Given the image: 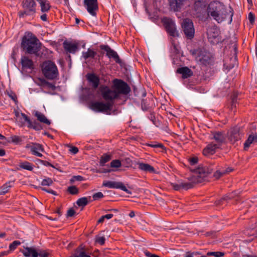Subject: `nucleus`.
Returning <instances> with one entry per match:
<instances>
[{"instance_id":"nucleus-49","label":"nucleus","mask_w":257,"mask_h":257,"mask_svg":"<svg viewBox=\"0 0 257 257\" xmlns=\"http://www.w3.org/2000/svg\"><path fill=\"white\" fill-rule=\"evenodd\" d=\"M121 162L119 160H114L110 163V167L112 168H118L121 167Z\"/></svg>"},{"instance_id":"nucleus-41","label":"nucleus","mask_w":257,"mask_h":257,"mask_svg":"<svg viewBox=\"0 0 257 257\" xmlns=\"http://www.w3.org/2000/svg\"><path fill=\"white\" fill-rule=\"evenodd\" d=\"M11 182H8L5 184L1 188V193L2 194H6L7 193L10 189V188L12 187Z\"/></svg>"},{"instance_id":"nucleus-64","label":"nucleus","mask_w":257,"mask_h":257,"mask_svg":"<svg viewBox=\"0 0 257 257\" xmlns=\"http://www.w3.org/2000/svg\"><path fill=\"white\" fill-rule=\"evenodd\" d=\"M145 254L147 257H160L159 255L155 254H152L148 251H145L144 252Z\"/></svg>"},{"instance_id":"nucleus-1","label":"nucleus","mask_w":257,"mask_h":257,"mask_svg":"<svg viewBox=\"0 0 257 257\" xmlns=\"http://www.w3.org/2000/svg\"><path fill=\"white\" fill-rule=\"evenodd\" d=\"M190 171L192 173V175L187 178V181L180 180L177 183H171V186L175 190H187L191 189L196 184L201 183L207 177V169L202 166H200L197 169L191 168Z\"/></svg>"},{"instance_id":"nucleus-8","label":"nucleus","mask_w":257,"mask_h":257,"mask_svg":"<svg viewBox=\"0 0 257 257\" xmlns=\"http://www.w3.org/2000/svg\"><path fill=\"white\" fill-rule=\"evenodd\" d=\"M113 88L119 94L126 95L131 91V88L126 82L124 81L118 79H114L113 81Z\"/></svg>"},{"instance_id":"nucleus-55","label":"nucleus","mask_w":257,"mask_h":257,"mask_svg":"<svg viewBox=\"0 0 257 257\" xmlns=\"http://www.w3.org/2000/svg\"><path fill=\"white\" fill-rule=\"evenodd\" d=\"M103 197V194L102 193L100 192H97L96 193H94L93 196V199L94 200H97L100 198H101Z\"/></svg>"},{"instance_id":"nucleus-34","label":"nucleus","mask_w":257,"mask_h":257,"mask_svg":"<svg viewBox=\"0 0 257 257\" xmlns=\"http://www.w3.org/2000/svg\"><path fill=\"white\" fill-rule=\"evenodd\" d=\"M188 161H189V163L190 165L191 166V167H189V169L190 170L191 168H192V169H194V168H193V166H194L195 165L197 164V163L198 162V158L197 157H193L189 158L188 159ZM200 166H202L203 167L206 168L207 169V172H208L207 175H208V173H209L208 168L207 167H206V166H204L203 165H199L198 166V167H197V168ZM196 169H197V168Z\"/></svg>"},{"instance_id":"nucleus-5","label":"nucleus","mask_w":257,"mask_h":257,"mask_svg":"<svg viewBox=\"0 0 257 257\" xmlns=\"http://www.w3.org/2000/svg\"><path fill=\"white\" fill-rule=\"evenodd\" d=\"M42 70L44 76L48 79H54L58 75V71L56 65L51 61H46L43 63Z\"/></svg>"},{"instance_id":"nucleus-30","label":"nucleus","mask_w":257,"mask_h":257,"mask_svg":"<svg viewBox=\"0 0 257 257\" xmlns=\"http://www.w3.org/2000/svg\"><path fill=\"white\" fill-rule=\"evenodd\" d=\"M87 79L92 84L94 89L97 88L99 84V78L94 74H89L87 76Z\"/></svg>"},{"instance_id":"nucleus-27","label":"nucleus","mask_w":257,"mask_h":257,"mask_svg":"<svg viewBox=\"0 0 257 257\" xmlns=\"http://www.w3.org/2000/svg\"><path fill=\"white\" fill-rule=\"evenodd\" d=\"M137 165L138 166L139 169L142 171L152 173H156L155 168L148 164L138 162Z\"/></svg>"},{"instance_id":"nucleus-33","label":"nucleus","mask_w":257,"mask_h":257,"mask_svg":"<svg viewBox=\"0 0 257 257\" xmlns=\"http://www.w3.org/2000/svg\"><path fill=\"white\" fill-rule=\"evenodd\" d=\"M96 55V53L93 50L89 48L86 52H82V57L85 60H87L89 58H94Z\"/></svg>"},{"instance_id":"nucleus-24","label":"nucleus","mask_w":257,"mask_h":257,"mask_svg":"<svg viewBox=\"0 0 257 257\" xmlns=\"http://www.w3.org/2000/svg\"><path fill=\"white\" fill-rule=\"evenodd\" d=\"M185 0H169L171 9L175 12L179 11L183 6Z\"/></svg>"},{"instance_id":"nucleus-19","label":"nucleus","mask_w":257,"mask_h":257,"mask_svg":"<svg viewBox=\"0 0 257 257\" xmlns=\"http://www.w3.org/2000/svg\"><path fill=\"white\" fill-rule=\"evenodd\" d=\"M220 31L217 27H214L210 31V39H212L210 42L212 44H217L221 41V38L220 36Z\"/></svg>"},{"instance_id":"nucleus-2","label":"nucleus","mask_w":257,"mask_h":257,"mask_svg":"<svg viewBox=\"0 0 257 257\" xmlns=\"http://www.w3.org/2000/svg\"><path fill=\"white\" fill-rule=\"evenodd\" d=\"M210 15L218 23H221L229 17L230 22L232 21L233 15V9L229 7V12L226 10L223 3L215 1L210 3Z\"/></svg>"},{"instance_id":"nucleus-35","label":"nucleus","mask_w":257,"mask_h":257,"mask_svg":"<svg viewBox=\"0 0 257 257\" xmlns=\"http://www.w3.org/2000/svg\"><path fill=\"white\" fill-rule=\"evenodd\" d=\"M238 193L236 191H233L230 193H228L221 198V201H225L227 202L228 200L232 199L238 196Z\"/></svg>"},{"instance_id":"nucleus-26","label":"nucleus","mask_w":257,"mask_h":257,"mask_svg":"<svg viewBox=\"0 0 257 257\" xmlns=\"http://www.w3.org/2000/svg\"><path fill=\"white\" fill-rule=\"evenodd\" d=\"M21 63L22 68L24 69H31L33 68V62L29 59L27 56H23L21 59Z\"/></svg>"},{"instance_id":"nucleus-16","label":"nucleus","mask_w":257,"mask_h":257,"mask_svg":"<svg viewBox=\"0 0 257 257\" xmlns=\"http://www.w3.org/2000/svg\"><path fill=\"white\" fill-rule=\"evenodd\" d=\"M100 48L101 50H104L106 52V55L109 58H113L115 62L118 64L121 63V61L116 52L111 49L109 46L101 45L100 46Z\"/></svg>"},{"instance_id":"nucleus-31","label":"nucleus","mask_w":257,"mask_h":257,"mask_svg":"<svg viewBox=\"0 0 257 257\" xmlns=\"http://www.w3.org/2000/svg\"><path fill=\"white\" fill-rule=\"evenodd\" d=\"M39 4L41 11L43 13L48 12L51 8L50 2L48 0H36Z\"/></svg>"},{"instance_id":"nucleus-61","label":"nucleus","mask_w":257,"mask_h":257,"mask_svg":"<svg viewBox=\"0 0 257 257\" xmlns=\"http://www.w3.org/2000/svg\"><path fill=\"white\" fill-rule=\"evenodd\" d=\"M21 115L24 119L25 121L28 122V125L31 124L32 121L30 120V119L28 117L27 115L22 112L21 113Z\"/></svg>"},{"instance_id":"nucleus-40","label":"nucleus","mask_w":257,"mask_h":257,"mask_svg":"<svg viewBox=\"0 0 257 257\" xmlns=\"http://www.w3.org/2000/svg\"><path fill=\"white\" fill-rule=\"evenodd\" d=\"M88 203L87 197H84L78 199L76 202L77 204L79 206L84 207Z\"/></svg>"},{"instance_id":"nucleus-36","label":"nucleus","mask_w":257,"mask_h":257,"mask_svg":"<svg viewBox=\"0 0 257 257\" xmlns=\"http://www.w3.org/2000/svg\"><path fill=\"white\" fill-rule=\"evenodd\" d=\"M19 166L23 169L28 171H32L34 166L28 162H21L19 164Z\"/></svg>"},{"instance_id":"nucleus-60","label":"nucleus","mask_w":257,"mask_h":257,"mask_svg":"<svg viewBox=\"0 0 257 257\" xmlns=\"http://www.w3.org/2000/svg\"><path fill=\"white\" fill-rule=\"evenodd\" d=\"M75 213V210L72 208H70L67 211V217H72L74 215Z\"/></svg>"},{"instance_id":"nucleus-15","label":"nucleus","mask_w":257,"mask_h":257,"mask_svg":"<svg viewBox=\"0 0 257 257\" xmlns=\"http://www.w3.org/2000/svg\"><path fill=\"white\" fill-rule=\"evenodd\" d=\"M84 6L87 12L92 16H96L98 9L97 0H84Z\"/></svg>"},{"instance_id":"nucleus-4","label":"nucleus","mask_w":257,"mask_h":257,"mask_svg":"<svg viewBox=\"0 0 257 257\" xmlns=\"http://www.w3.org/2000/svg\"><path fill=\"white\" fill-rule=\"evenodd\" d=\"M225 53L227 55L230 54L229 56H226L224 58L225 64L233 67L237 61V48L235 39L226 47Z\"/></svg>"},{"instance_id":"nucleus-25","label":"nucleus","mask_w":257,"mask_h":257,"mask_svg":"<svg viewBox=\"0 0 257 257\" xmlns=\"http://www.w3.org/2000/svg\"><path fill=\"white\" fill-rule=\"evenodd\" d=\"M26 148L30 149L31 153L33 155L35 154V152L39 151H44V149L42 145L38 143H32L30 144H28L26 146Z\"/></svg>"},{"instance_id":"nucleus-20","label":"nucleus","mask_w":257,"mask_h":257,"mask_svg":"<svg viewBox=\"0 0 257 257\" xmlns=\"http://www.w3.org/2000/svg\"><path fill=\"white\" fill-rule=\"evenodd\" d=\"M228 139L232 142H235L241 139L240 128L238 127H233L228 133Z\"/></svg>"},{"instance_id":"nucleus-7","label":"nucleus","mask_w":257,"mask_h":257,"mask_svg":"<svg viewBox=\"0 0 257 257\" xmlns=\"http://www.w3.org/2000/svg\"><path fill=\"white\" fill-rule=\"evenodd\" d=\"M23 11L19 12L20 18L25 16H33L36 13V4L34 0H23L22 2Z\"/></svg>"},{"instance_id":"nucleus-45","label":"nucleus","mask_w":257,"mask_h":257,"mask_svg":"<svg viewBox=\"0 0 257 257\" xmlns=\"http://www.w3.org/2000/svg\"><path fill=\"white\" fill-rule=\"evenodd\" d=\"M105 238L104 236H100L99 235H96L95 238V241L96 243H98L100 245H103L105 243Z\"/></svg>"},{"instance_id":"nucleus-13","label":"nucleus","mask_w":257,"mask_h":257,"mask_svg":"<svg viewBox=\"0 0 257 257\" xmlns=\"http://www.w3.org/2000/svg\"><path fill=\"white\" fill-rule=\"evenodd\" d=\"M113 103L112 102H94L91 104V109L96 112H106L110 111L112 108Z\"/></svg>"},{"instance_id":"nucleus-18","label":"nucleus","mask_w":257,"mask_h":257,"mask_svg":"<svg viewBox=\"0 0 257 257\" xmlns=\"http://www.w3.org/2000/svg\"><path fill=\"white\" fill-rule=\"evenodd\" d=\"M36 84L40 86L42 88V92H46L44 89H51L55 90L56 87L54 84L49 82L46 81L44 78H39L35 81Z\"/></svg>"},{"instance_id":"nucleus-48","label":"nucleus","mask_w":257,"mask_h":257,"mask_svg":"<svg viewBox=\"0 0 257 257\" xmlns=\"http://www.w3.org/2000/svg\"><path fill=\"white\" fill-rule=\"evenodd\" d=\"M228 172V171H225L223 172H220L219 171H217L214 173V174L213 175V178H214V180H217V179H219L221 176H222L223 175L225 174Z\"/></svg>"},{"instance_id":"nucleus-32","label":"nucleus","mask_w":257,"mask_h":257,"mask_svg":"<svg viewBox=\"0 0 257 257\" xmlns=\"http://www.w3.org/2000/svg\"><path fill=\"white\" fill-rule=\"evenodd\" d=\"M257 142V135H250L244 144V149L246 150L253 142Z\"/></svg>"},{"instance_id":"nucleus-6","label":"nucleus","mask_w":257,"mask_h":257,"mask_svg":"<svg viewBox=\"0 0 257 257\" xmlns=\"http://www.w3.org/2000/svg\"><path fill=\"white\" fill-rule=\"evenodd\" d=\"M191 54L195 57L200 64L207 66L209 65V52L204 48L191 50Z\"/></svg>"},{"instance_id":"nucleus-58","label":"nucleus","mask_w":257,"mask_h":257,"mask_svg":"<svg viewBox=\"0 0 257 257\" xmlns=\"http://www.w3.org/2000/svg\"><path fill=\"white\" fill-rule=\"evenodd\" d=\"M36 161H40L41 164H42L43 165H44L45 166H47V167L48 166H50V167H52L53 168H54V167L50 163H49L48 161L41 160L39 159H37L36 160Z\"/></svg>"},{"instance_id":"nucleus-29","label":"nucleus","mask_w":257,"mask_h":257,"mask_svg":"<svg viewBox=\"0 0 257 257\" xmlns=\"http://www.w3.org/2000/svg\"><path fill=\"white\" fill-rule=\"evenodd\" d=\"M33 114L34 116L37 117V119L39 121L47 125H50L51 124L50 120H49L45 115L41 112L35 110L34 111Z\"/></svg>"},{"instance_id":"nucleus-44","label":"nucleus","mask_w":257,"mask_h":257,"mask_svg":"<svg viewBox=\"0 0 257 257\" xmlns=\"http://www.w3.org/2000/svg\"><path fill=\"white\" fill-rule=\"evenodd\" d=\"M21 242L19 240H15L12 243H11L9 245L10 251L14 250L17 247L21 244Z\"/></svg>"},{"instance_id":"nucleus-38","label":"nucleus","mask_w":257,"mask_h":257,"mask_svg":"<svg viewBox=\"0 0 257 257\" xmlns=\"http://www.w3.org/2000/svg\"><path fill=\"white\" fill-rule=\"evenodd\" d=\"M28 127L32 128L35 130V131H40L42 130L43 127L42 125L38 122H37L36 120L34 121H31V124H29L28 125Z\"/></svg>"},{"instance_id":"nucleus-22","label":"nucleus","mask_w":257,"mask_h":257,"mask_svg":"<svg viewBox=\"0 0 257 257\" xmlns=\"http://www.w3.org/2000/svg\"><path fill=\"white\" fill-rule=\"evenodd\" d=\"M63 46L68 53L75 54L78 50L77 44L66 41L63 42Z\"/></svg>"},{"instance_id":"nucleus-54","label":"nucleus","mask_w":257,"mask_h":257,"mask_svg":"<svg viewBox=\"0 0 257 257\" xmlns=\"http://www.w3.org/2000/svg\"><path fill=\"white\" fill-rule=\"evenodd\" d=\"M224 255L223 252L221 251H212L210 252V255L214 256V257H221Z\"/></svg>"},{"instance_id":"nucleus-50","label":"nucleus","mask_w":257,"mask_h":257,"mask_svg":"<svg viewBox=\"0 0 257 257\" xmlns=\"http://www.w3.org/2000/svg\"><path fill=\"white\" fill-rule=\"evenodd\" d=\"M142 108L144 111L147 110L149 107V104L148 102V99H143L141 102Z\"/></svg>"},{"instance_id":"nucleus-62","label":"nucleus","mask_w":257,"mask_h":257,"mask_svg":"<svg viewBox=\"0 0 257 257\" xmlns=\"http://www.w3.org/2000/svg\"><path fill=\"white\" fill-rule=\"evenodd\" d=\"M203 154L204 156L208 157L209 156V144L207 145L203 150Z\"/></svg>"},{"instance_id":"nucleus-17","label":"nucleus","mask_w":257,"mask_h":257,"mask_svg":"<svg viewBox=\"0 0 257 257\" xmlns=\"http://www.w3.org/2000/svg\"><path fill=\"white\" fill-rule=\"evenodd\" d=\"M36 84L40 86L42 88V92H46L44 89H51L55 90L56 87L54 84L49 82L46 81L44 78H39L35 81Z\"/></svg>"},{"instance_id":"nucleus-59","label":"nucleus","mask_w":257,"mask_h":257,"mask_svg":"<svg viewBox=\"0 0 257 257\" xmlns=\"http://www.w3.org/2000/svg\"><path fill=\"white\" fill-rule=\"evenodd\" d=\"M12 141L13 143L18 144L22 141V139L20 137L18 136H14L12 137Z\"/></svg>"},{"instance_id":"nucleus-57","label":"nucleus","mask_w":257,"mask_h":257,"mask_svg":"<svg viewBox=\"0 0 257 257\" xmlns=\"http://www.w3.org/2000/svg\"><path fill=\"white\" fill-rule=\"evenodd\" d=\"M38 254L39 257H48L49 253L45 250H38Z\"/></svg>"},{"instance_id":"nucleus-9","label":"nucleus","mask_w":257,"mask_h":257,"mask_svg":"<svg viewBox=\"0 0 257 257\" xmlns=\"http://www.w3.org/2000/svg\"><path fill=\"white\" fill-rule=\"evenodd\" d=\"M101 95L103 99L107 102H112L117 98L118 93L115 90H112L106 86H101L99 88Z\"/></svg>"},{"instance_id":"nucleus-53","label":"nucleus","mask_w":257,"mask_h":257,"mask_svg":"<svg viewBox=\"0 0 257 257\" xmlns=\"http://www.w3.org/2000/svg\"><path fill=\"white\" fill-rule=\"evenodd\" d=\"M84 180L83 177L80 176V175H77V176H74L72 177V178L70 179V182L71 183H73L74 182L77 181H82Z\"/></svg>"},{"instance_id":"nucleus-12","label":"nucleus","mask_w":257,"mask_h":257,"mask_svg":"<svg viewBox=\"0 0 257 257\" xmlns=\"http://www.w3.org/2000/svg\"><path fill=\"white\" fill-rule=\"evenodd\" d=\"M213 135L212 139L214 140L216 144L212 145L213 142L210 144V154H213L215 152V150L218 148L219 146L222 144L225 139V134L222 132H212Z\"/></svg>"},{"instance_id":"nucleus-63","label":"nucleus","mask_w":257,"mask_h":257,"mask_svg":"<svg viewBox=\"0 0 257 257\" xmlns=\"http://www.w3.org/2000/svg\"><path fill=\"white\" fill-rule=\"evenodd\" d=\"M248 20H249L250 23L251 24H253V23L254 22L255 17H254V15L251 12L249 13L248 14Z\"/></svg>"},{"instance_id":"nucleus-14","label":"nucleus","mask_w":257,"mask_h":257,"mask_svg":"<svg viewBox=\"0 0 257 257\" xmlns=\"http://www.w3.org/2000/svg\"><path fill=\"white\" fill-rule=\"evenodd\" d=\"M102 186L107 187L110 189H119L127 194H132L131 191L128 190L124 185L121 182L103 181Z\"/></svg>"},{"instance_id":"nucleus-46","label":"nucleus","mask_w":257,"mask_h":257,"mask_svg":"<svg viewBox=\"0 0 257 257\" xmlns=\"http://www.w3.org/2000/svg\"><path fill=\"white\" fill-rule=\"evenodd\" d=\"M52 184H53V181L50 178H46L43 179L41 183V184L42 186H51Z\"/></svg>"},{"instance_id":"nucleus-10","label":"nucleus","mask_w":257,"mask_h":257,"mask_svg":"<svg viewBox=\"0 0 257 257\" xmlns=\"http://www.w3.org/2000/svg\"><path fill=\"white\" fill-rule=\"evenodd\" d=\"M162 22L165 27L166 31L170 36L174 38L179 36V33L176 30L175 23L172 19L164 17L162 19Z\"/></svg>"},{"instance_id":"nucleus-3","label":"nucleus","mask_w":257,"mask_h":257,"mask_svg":"<svg viewBox=\"0 0 257 257\" xmlns=\"http://www.w3.org/2000/svg\"><path fill=\"white\" fill-rule=\"evenodd\" d=\"M41 47V44L39 40L31 32H27L23 37L21 48L26 54L39 56Z\"/></svg>"},{"instance_id":"nucleus-51","label":"nucleus","mask_w":257,"mask_h":257,"mask_svg":"<svg viewBox=\"0 0 257 257\" xmlns=\"http://www.w3.org/2000/svg\"><path fill=\"white\" fill-rule=\"evenodd\" d=\"M112 214H107L106 215L102 216L97 221L98 223H102L103 222L104 219H109L113 217Z\"/></svg>"},{"instance_id":"nucleus-11","label":"nucleus","mask_w":257,"mask_h":257,"mask_svg":"<svg viewBox=\"0 0 257 257\" xmlns=\"http://www.w3.org/2000/svg\"><path fill=\"white\" fill-rule=\"evenodd\" d=\"M182 27L183 32L188 39L191 40L194 36L195 29L192 21L189 19L183 20Z\"/></svg>"},{"instance_id":"nucleus-37","label":"nucleus","mask_w":257,"mask_h":257,"mask_svg":"<svg viewBox=\"0 0 257 257\" xmlns=\"http://www.w3.org/2000/svg\"><path fill=\"white\" fill-rule=\"evenodd\" d=\"M75 251L78 254L79 257H91L89 255L86 254L85 249L82 245L77 248Z\"/></svg>"},{"instance_id":"nucleus-39","label":"nucleus","mask_w":257,"mask_h":257,"mask_svg":"<svg viewBox=\"0 0 257 257\" xmlns=\"http://www.w3.org/2000/svg\"><path fill=\"white\" fill-rule=\"evenodd\" d=\"M110 160V156L107 154H104L100 158L99 165L101 166H104L105 164Z\"/></svg>"},{"instance_id":"nucleus-43","label":"nucleus","mask_w":257,"mask_h":257,"mask_svg":"<svg viewBox=\"0 0 257 257\" xmlns=\"http://www.w3.org/2000/svg\"><path fill=\"white\" fill-rule=\"evenodd\" d=\"M68 192L72 195H76L78 193V189L75 186H69L67 189Z\"/></svg>"},{"instance_id":"nucleus-23","label":"nucleus","mask_w":257,"mask_h":257,"mask_svg":"<svg viewBox=\"0 0 257 257\" xmlns=\"http://www.w3.org/2000/svg\"><path fill=\"white\" fill-rule=\"evenodd\" d=\"M24 249H21L20 252L25 257H38V251L34 247L24 246Z\"/></svg>"},{"instance_id":"nucleus-28","label":"nucleus","mask_w":257,"mask_h":257,"mask_svg":"<svg viewBox=\"0 0 257 257\" xmlns=\"http://www.w3.org/2000/svg\"><path fill=\"white\" fill-rule=\"evenodd\" d=\"M177 72L182 75V78H187L193 75V72L187 67L179 68L177 70Z\"/></svg>"},{"instance_id":"nucleus-21","label":"nucleus","mask_w":257,"mask_h":257,"mask_svg":"<svg viewBox=\"0 0 257 257\" xmlns=\"http://www.w3.org/2000/svg\"><path fill=\"white\" fill-rule=\"evenodd\" d=\"M194 7L195 11L200 13L203 12L206 8V13L209 16V5H206V0H195Z\"/></svg>"},{"instance_id":"nucleus-56","label":"nucleus","mask_w":257,"mask_h":257,"mask_svg":"<svg viewBox=\"0 0 257 257\" xmlns=\"http://www.w3.org/2000/svg\"><path fill=\"white\" fill-rule=\"evenodd\" d=\"M209 60H210V69L211 68V67L210 66L211 64L213 66L212 68H214L213 66L215 64H217L218 63V62H217V61H216V59L212 55L210 56Z\"/></svg>"},{"instance_id":"nucleus-42","label":"nucleus","mask_w":257,"mask_h":257,"mask_svg":"<svg viewBox=\"0 0 257 257\" xmlns=\"http://www.w3.org/2000/svg\"><path fill=\"white\" fill-rule=\"evenodd\" d=\"M172 43V51H173L174 53L176 54H179L180 53V47L179 46L175 43V42L173 40H171Z\"/></svg>"},{"instance_id":"nucleus-52","label":"nucleus","mask_w":257,"mask_h":257,"mask_svg":"<svg viewBox=\"0 0 257 257\" xmlns=\"http://www.w3.org/2000/svg\"><path fill=\"white\" fill-rule=\"evenodd\" d=\"M147 146L151 147L152 148H162L163 149L164 148V146L162 144L160 143H151L150 144H147Z\"/></svg>"},{"instance_id":"nucleus-47","label":"nucleus","mask_w":257,"mask_h":257,"mask_svg":"<svg viewBox=\"0 0 257 257\" xmlns=\"http://www.w3.org/2000/svg\"><path fill=\"white\" fill-rule=\"evenodd\" d=\"M185 257H207L205 255H202L199 252H187Z\"/></svg>"}]
</instances>
